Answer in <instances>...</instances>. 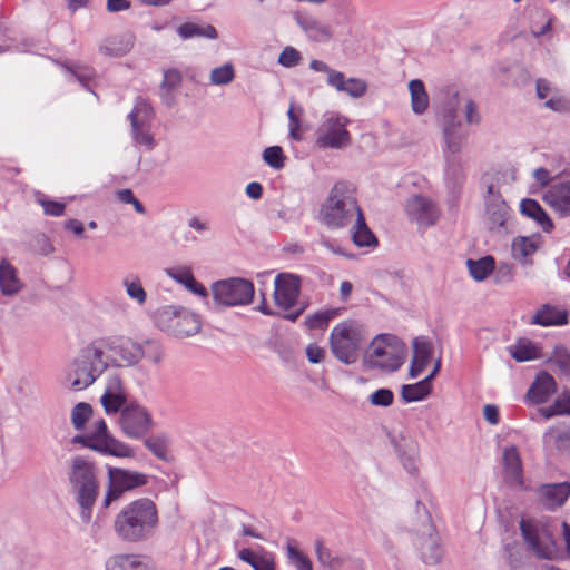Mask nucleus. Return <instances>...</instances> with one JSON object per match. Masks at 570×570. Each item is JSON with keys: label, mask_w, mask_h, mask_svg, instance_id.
<instances>
[{"label": "nucleus", "mask_w": 570, "mask_h": 570, "mask_svg": "<svg viewBox=\"0 0 570 570\" xmlns=\"http://www.w3.org/2000/svg\"><path fill=\"white\" fill-rule=\"evenodd\" d=\"M158 525V509L149 498H139L127 503L112 521L116 537L121 542L130 544L149 541L155 535Z\"/></svg>", "instance_id": "obj_1"}, {"label": "nucleus", "mask_w": 570, "mask_h": 570, "mask_svg": "<svg viewBox=\"0 0 570 570\" xmlns=\"http://www.w3.org/2000/svg\"><path fill=\"white\" fill-rule=\"evenodd\" d=\"M97 342L102 351L107 350L114 355L119 366H135L144 358L158 365L164 358L163 347L156 340L137 342L130 337L116 336Z\"/></svg>", "instance_id": "obj_2"}, {"label": "nucleus", "mask_w": 570, "mask_h": 570, "mask_svg": "<svg viewBox=\"0 0 570 570\" xmlns=\"http://www.w3.org/2000/svg\"><path fill=\"white\" fill-rule=\"evenodd\" d=\"M358 212L354 188L346 181L336 183L331 189L326 202L320 210L321 222L331 229L342 228L351 224Z\"/></svg>", "instance_id": "obj_3"}, {"label": "nucleus", "mask_w": 570, "mask_h": 570, "mask_svg": "<svg viewBox=\"0 0 570 570\" xmlns=\"http://www.w3.org/2000/svg\"><path fill=\"white\" fill-rule=\"evenodd\" d=\"M69 483L79 504L82 521L89 522L92 507L99 493V483L94 463L83 456H75L71 460Z\"/></svg>", "instance_id": "obj_4"}, {"label": "nucleus", "mask_w": 570, "mask_h": 570, "mask_svg": "<svg viewBox=\"0 0 570 570\" xmlns=\"http://www.w3.org/2000/svg\"><path fill=\"white\" fill-rule=\"evenodd\" d=\"M102 356L104 351L97 341L81 348L67 373L69 387L82 391L94 384L108 366Z\"/></svg>", "instance_id": "obj_5"}, {"label": "nucleus", "mask_w": 570, "mask_h": 570, "mask_svg": "<svg viewBox=\"0 0 570 570\" xmlns=\"http://www.w3.org/2000/svg\"><path fill=\"white\" fill-rule=\"evenodd\" d=\"M154 322L160 331L178 338L194 336L202 330V321L197 314L175 305L157 308Z\"/></svg>", "instance_id": "obj_6"}, {"label": "nucleus", "mask_w": 570, "mask_h": 570, "mask_svg": "<svg viewBox=\"0 0 570 570\" xmlns=\"http://www.w3.org/2000/svg\"><path fill=\"white\" fill-rule=\"evenodd\" d=\"M363 342V330L354 321L338 323L330 334L331 351L345 365L356 363Z\"/></svg>", "instance_id": "obj_7"}, {"label": "nucleus", "mask_w": 570, "mask_h": 570, "mask_svg": "<svg viewBox=\"0 0 570 570\" xmlns=\"http://www.w3.org/2000/svg\"><path fill=\"white\" fill-rule=\"evenodd\" d=\"M403 346L395 336L379 334L364 353V364L383 372H395L403 364Z\"/></svg>", "instance_id": "obj_8"}, {"label": "nucleus", "mask_w": 570, "mask_h": 570, "mask_svg": "<svg viewBox=\"0 0 570 570\" xmlns=\"http://www.w3.org/2000/svg\"><path fill=\"white\" fill-rule=\"evenodd\" d=\"M348 119L335 112L323 115L315 130V146L320 149H344L351 144V134L346 129Z\"/></svg>", "instance_id": "obj_9"}, {"label": "nucleus", "mask_w": 570, "mask_h": 570, "mask_svg": "<svg viewBox=\"0 0 570 570\" xmlns=\"http://www.w3.org/2000/svg\"><path fill=\"white\" fill-rule=\"evenodd\" d=\"M212 293L216 306L247 305L254 297V284L245 278L232 277L215 282Z\"/></svg>", "instance_id": "obj_10"}, {"label": "nucleus", "mask_w": 570, "mask_h": 570, "mask_svg": "<svg viewBox=\"0 0 570 570\" xmlns=\"http://www.w3.org/2000/svg\"><path fill=\"white\" fill-rule=\"evenodd\" d=\"M148 483V475L124 468H108V485L102 507L108 508L112 502L121 499L127 492H132Z\"/></svg>", "instance_id": "obj_11"}, {"label": "nucleus", "mask_w": 570, "mask_h": 570, "mask_svg": "<svg viewBox=\"0 0 570 570\" xmlns=\"http://www.w3.org/2000/svg\"><path fill=\"white\" fill-rule=\"evenodd\" d=\"M118 424L126 436L140 439L150 431L153 419L145 406L131 401L120 411Z\"/></svg>", "instance_id": "obj_12"}, {"label": "nucleus", "mask_w": 570, "mask_h": 570, "mask_svg": "<svg viewBox=\"0 0 570 570\" xmlns=\"http://www.w3.org/2000/svg\"><path fill=\"white\" fill-rule=\"evenodd\" d=\"M153 118L154 109L144 99H138L128 115L134 142L145 146L147 150H153L156 145L154 136L150 132Z\"/></svg>", "instance_id": "obj_13"}, {"label": "nucleus", "mask_w": 570, "mask_h": 570, "mask_svg": "<svg viewBox=\"0 0 570 570\" xmlns=\"http://www.w3.org/2000/svg\"><path fill=\"white\" fill-rule=\"evenodd\" d=\"M459 104V94L455 92L442 110L444 142L446 146V151L452 156H456L465 142V134L461 129V121L456 114Z\"/></svg>", "instance_id": "obj_14"}, {"label": "nucleus", "mask_w": 570, "mask_h": 570, "mask_svg": "<svg viewBox=\"0 0 570 570\" xmlns=\"http://www.w3.org/2000/svg\"><path fill=\"white\" fill-rule=\"evenodd\" d=\"M405 212L409 218L420 226H433L440 217V209L429 197L422 195H412L405 204Z\"/></svg>", "instance_id": "obj_15"}, {"label": "nucleus", "mask_w": 570, "mask_h": 570, "mask_svg": "<svg viewBox=\"0 0 570 570\" xmlns=\"http://www.w3.org/2000/svg\"><path fill=\"white\" fill-rule=\"evenodd\" d=\"M301 288L299 277L293 274H278L274 282V301L283 309L292 308L298 298Z\"/></svg>", "instance_id": "obj_16"}, {"label": "nucleus", "mask_w": 570, "mask_h": 570, "mask_svg": "<svg viewBox=\"0 0 570 570\" xmlns=\"http://www.w3.org/2000/svg\"><path fill=\"white\" fill-rule=\"evenodd\" d=\"M296 24L313 42H327L333 38L332 27L306 11L293 12Z\"/></svg>", "instance_id": "obj_17"}, {"label": "nucleus", "mask_w": 570, "mask_h": 570, "mask_svg": "<svg viewBox=\"0 0 570 570\" xmlns=\"http://www.w3.org/2000/svg\"><path fill=\"white\" fill-rule=\"evenodd\" d=\"M484 203L489 228L502 227L508 219L509 207L502 199L499 188L492 183L487 185Z\"/></svg>", "instance_id": "obj_18"}, {"label": "nucleus", "mask_w": 570, "mask_h": 570, "mask_svg": "<svg viewBox=\"0 0 570 570\" xmlns=\"http://www.w3.org/2000/svg\"><path fill=\"white\" fill-rule=\"evenodd\" d=\"M543 202L560 217L570 216V179L553 183L542 196Z\"/></svg>", "instance_id": "obj_19"}, {"label": "nucleus", "mask_w": 570, "mask_h": 570, "mask_svg": "<svg viewBox=\"0 0 570 570\" xmlns=\"http://www.w3.org/2000/svg\"><path fill=\"white\" fill-rule=\"evenodd\" d=\"M540 503L550 511L562 507L570 497V482L546 483L537 489Z\"/></svg>", "instance_id": "obj_20"}, {"label": "nucleus", "mask_w": 570, "mask_h": 570, "mask_svg": "<svg viewBox=\"0 0 570 570\" xmlns=\"http://www.w3.org/2000/svg\"><path fill=\"white\" fill-rule=\"evenodd\" d=\"M421 560L429 566H436L443 558V548L440 535L433 524H430L428 531L421 535L420 543Z\"/></svg>", "instance_id": "obj_21"}, {"label": "nucleus", "mask_w": 570, "mask_h": 570, "mask_svg": "<svg viewBox=\"0 0 570 570\" xmlns=\"http://www.w3.org/2000/svg\"><path fill=\"white\" fill-rule=\"evenodd\" d=\"M504 481L514 488L523 487V469L518 449L512 445L505 448L502 455Z\"/></svg>", "instance_id": "obj_22"}, {"label": "nucleus", "mask_w": 570, "mask_h": 570, "mask_svg": "<svg viewBox=\"0 0 570 570\" xmlns=\"http://www.w3.org/2000/svg\"><path fill=\"white\" fill-rule=\"evenodd\" d=\"M397 458L404 470L411 476H417L420 473V446L414 440L402 439L395 443Z\"/></svg>", "instance_id": "obj_23"}, {"label": "nucleus", "mask_w": 570, "mask_h": 570, "mask_svg": "<svg viewBox=\"0 0 570 570\" xmlns=\"http://www.w3.org/2000/svg\"><path fill=\"white\" fill-rule=\"evenodd\" d=\"M328 86L337 91L345 92L352 98H361L367 91V83L360 78H345L343 72H332V77L326 79Z\"/></svg>", "instance_id": "obj_24"}, {"label": "nucleus", "mask_w": 570, "mask_h": 570, "mask_svg": "<svg viewBox=\"0 0 570 570\" xmlns=\"http://www.w3.org/2000/svg\"><path fill=\"white\" fill-rule=\"evenodd\" d=\"M433 354V346L425 337H416L413 341V358L410 366V376L417 377L430 363Z\"/></svg>", "instance_id": "obj_25"}, {"label": "nucleus", "mask_w": 570, "mask_h": 570, "mask_svg": "<svg viewBox=\"0 0 570 570\" xmlns=\"http://www.w3.org/2000/svg\"><path fill=\"white\" fill-rule=\"evenodd\" d=\"M557 391V383L552 375L547 372H540L535 381L528 390V397L535 404L546 403Z\"/></svg>", "instance_id": "obj_26"}, {"label": "nucleus", "mask_w": 570, "mask_h": 570, "mask_svg": "<svg viewBox=\"0 0 570 570\" xmlns=\"http://www.w3.org/2000/svg\"><path fill=\"white\" fill-rule=\"evenodd\" d=\"M135 43V36L126 32L106 39L99 46V52L108 57H122L128 53Z\"/></svg>", "instance_id": "obj_27"}, {"label": "nucleus", "mask_w": 570, "mask_h": 570, "mask_svg": "<svg viewBox=\"0 0 570 570\" xmlns=\"http://www.w3.org/2000/svg\"><path fill=\"white\" fill-rule=\"evenodd\" d=\"M165 273L167 276H169L171 279L177 282L178 284H181L186 289L194 293L195 295L206 297L207 296V289L204 285H202L199 282H197L193 275V272L187 266H179V267H170L166 268Z\"/></svg>", "instance_id": "obj_28"}, {"label": "nucleus", "mask_w": 570, "mask_h": 570, "mask_svg": "<svg viewBox=\"0 0 570 570\" xmlns=\"http://www.w3.org/2000/svg\"><path fill=\"white\" fill-rule=\"evenodd\" d=\"M183 81L181 72L176 68L164 70V78L159 86V96L161 101L171 107L176 102L175 90H177Z\"/></svg>", "instance_id": "obj_29"}, {"label": "nucleus", "mask_w": 570, "mask_h": 570, "mask_svg": "<svg viewBox=\"0 0 570 570\" xmlns=\"http://www.w3.org/2000/svg\"><path fill=\"white\" fill-rule=\"evenodd\" d=\"M539 237L519 236L512 243V256L522 265H531V256L539 249Z\"/></svg>", "instance_id": "obj_30"}, {"label": "nucleus", "mask_w": 570, "mask_h": 570, "mask_svg": "<svg viewBox=\"0 0 570 570\" xmlns=\"http://www.w3.org/2000/svg\"><path fill=\"white\" fill-rule=\"evenodd\" d=\"M531 323L541 326L564 325L568 323V313L557 306L544 304L532 316Z\"/></svg>", "instance_id": "obj_31"}, {"label": "nucleus", "mask_w": 570, "mask_h": 570, "mask_svg": "<svg viewBox=\"0 0 570 570\" xmlns=\"http://www.w3.org/2000/svg\"><path fill=\"white\" fill-rule=\"evenodd\" d=\"M23 287L16 268L6 259L0 263V291L4 296H14Z\"/></svg>", "instance_id": "obj_32"}, {"label": "nucleus", "mask_w": 570, "mask_h": 570, "mask_svg": "<svg viewBox=\"0 0 570 570\" xmlns=\"http://www.w3.org/2000/svg\"><path fill=\"white\" fill-rule=\"evenodd\" d=\"M520 212L522 215L535 220L543 232L549 233L553 229L552 220L535 199H522L520 203Z\"/></svg>", "instance_id": "obj_33"}, {"label": "nucleus", "mask_w": 570, "mask_h": 570, "mask_svg": "<svg viewBox=\"0 0 570 570\" xmlns=\"http://www.w3.org/2000/svg\"><path fill=\"white\" fill-rule=\"evenodd\" d=\"M352 239L353 243L358 247H370L377 245V239L368 228L362 212H358V215L354 219V225L352 227Z\"/></svg>", "instance_id": "obj_34"}, {"label": "nucleus", "mask_w": 570, "mask_h": 570, "mask_svg": "<svg viewBox=\"0 0 570 570\" xmlns=\"http://www.w3.org/2000/svg\"><path fill=\"white\" fill-rule=\"evenodd\" d=\"M106 570H150V568L140 556L118 554L107 560Z\"/></svg>", "instance_id": "obj_35"}, {"label": "nucleus", "mask_w": 570, "mask_h": 570, "mask_svg": "<svg viewBox=\"0 0 570 570\" xmlns=\"http://www.w3.org/2000/svg\"><path fill=\"white\" fill-rule=\"evenodd\" d=\"M411 107L414 114L422 115L429 107V95L422 80L413 79L409 83Z\"/></svg>", "instance_id": "obj_36"}, {"label": "nucleus", "mask_w": 570, "mask_h": 570, "mask_svg": "<svg viewBox=\"0 0 570 570\" xmlns=\"http://www.w3.org/2000/svg\"><path fill=\"white\" fill-rule=\"evenodd\" d=\"M432 392V383L430 379H423L414 384H405L402 386L401 396L406 403L417 402L425 399Z\"/></svg>", "instance_id": "obj_37"}, {"label": "nucleus", "mask_w": 570, "mask_h": 570, "mask_svg": "<svg viewBox=\"0 0 570 570\" xmlns=\"http://www.w3.org/2000/svg\"><path fill=\"white\" fill-rule=\"evenodd\" d=\"M177 33L183 39L194 37L216 39L218 37L217 30L212 24H196L193 22H185L177 29Z\"/></svg>", "instance_id": "obj_38"}, {"label": "nucleus", "mask_w": 570, "mask_h": 570, "mask_svg": "<svg viewBox=\"0 0 570 570\" xmlns=\"http://www.w3.org/2000/svg\"><path fill=\"white\" fill-rule=\"evenodd\" d=\"M520 530L522 538L524 539L529 549L533 551L537 554V557L542 559L550 558V553L541 547L540 539L535 528L529 521L522 520L520 522Z\"/></svg>", "instance_id": "obj_39"}, {"label": "nucleus", "mask_w": 570, "mask_h": 570, "mask_svg": "<svg viewBox=\"0 0 570 570\" xmlns=\"http://www.w3.org/2000/svg\"><path fill=\"white\" fill-rule=\"evenodd\" d=\"M466 266L471 277L476 282L484 281L495 267V261L492 256H484L480 259H468Z\"/></svg>", "instance_id": "obj_40"}, {"label": "nucleus", "mask_w": 570, "mask_h": 570, "mask_svg": "<svg viewBox=\"0 0 570 570\" xmlns=\"http://www.w3.org/2000/svg\"><path fill=\"white\" fill-rule=\"evenodd\" d=\"M508 351L517 362H527L539 356L538 347L528 340H519L515 344L510 345Z\"/></svg>", "instance_id": "obj_41"}, {"label": "nucleus", "mask_w": 570, "mask_h": 570, "mask_svg": "<svg viewBox=\"0 0 570 570\" xmlns=\"http://www.w3.org/2000/svg\"><path fill=\"white\" fill-rule=\"evenodd\" d=\"M547 445H553L558 451L570 454V429H550L543 435Z\"/></svg>", "instance_id": "obj_42"}, {"label": "nucleus", "mask_w": 570, "mask_h": 570, "mask_svg": "<svg viewBox=\"0 0 570 570\" xmlns=\"http://www.w3.org/2000/svg\"><path fill=\"white\" fill-rule=\"evenodd\" d=\"M238 558L254 570H275V563L271 556H258L248 548L242 549L238 552Z\"/></svg>", "instance_id": "obj_43"}, {"label": "nucleus", "mask_w": 570, "mask_h": 570, "mask_svg": "<svg viewBox=\"0 0 570 570\" xmlns=\"http://www.w3.org/2000/svg\"><path fill=\"white\" fill-rule=\"evenodd\" d=\"M145 446L159 460L169 462L171 456L169 454V440L166 435H156L147 438L144 441Z\"/></svg>", "instance_id": "obj_44"}, {"label": "nucleus", "mask_w": 570, "mask_h": 570, "mask_svg": "<svg viewBox=\"0 0 570 570\" xmlns=\"http://www.w3.org/2000/svg\"><path fill=\"white\" fill-rule=\"evenodd\" d=\"M315 552L317 561L328 570H340L344 564V558L338 554H333L321 541L315 542Z\"/></svg>", "instance_id": "obj_45"}, {"label": "nucleus", "mask_w": 570, "mask_h": 570, "mask_svg": "<svg viewBox=\"0 0 570 570\" xmlns=\"http://www.w3.org/2000/svg\"><path fill=\"white\" fill-rule=\"evenodd\" d=\"M445 179L451 189H455L464 181L463 168L456 156H446Z\"/></svg>", "instance_id": "obj_46"}, {"label": "nucleus", "mask_w": 570, "mask_h": 570, "mask_svg": "<svg viewBox=\"0 0 570 570\" xmlns=\"http://www.w3.org/2000/svg\"><path fill=\"white\" fill-rule=\"evenodd\" d=\"M97 451L118 458H129L132 455L128 445L111 436L109 439H105V441H99Z\"/></svg>", "instance_id": "obj_47"}, {"label": "nucleus", "mask_w": 570, "mask_h": 570, "mask_svg": "<svg viewBox=\"0 0 570 570\" xmlns=\"http://www.w3.org/2000/svg\"><path fill=\"white\" fill-rule=\"evenodd\" d=\"M97 451L118 458H129L132 455L128 445L111 436L109 439H105V441H99Z\"/></svg>", "instance_id": "obj_48"}, {"label": "nucleus", "mask_w": 570, "mask_h": 570, "mask_svg": "<svg viewBox=\"0 0 570 570\" xmlns=\"http://www.w3.org/2000/svg\"><path fill=\"white\" fill-rule=\"evenodd\" d=\"M126 294L138 305H144L147 301V293L137 276L126 277L122 281Z\"/></svg>", "instance_id": "obj_49"}, {"label": "nucleus", "mask_w": 570, "mask_h": 570, "mask_svg": "<svg viewBox=\"0 0 570 570\" xmlns=\"http://www.w3.org/2000/svg\"><path fill=\"white\" fill-rule=\"evenodd\" d=\"M286 550L288 561L296 570H313L312 561L296 548L294 540H288Z\"/></svg>", "instance_id": "obj_50"}, {"label": "nucleus", "mask_w": 570, "mask_h": 570, "mask_svg": "<svg viewBox=\"0 0 570 570\" xmlns=\"http://www.w3.org/2000/svg\"><path fill=\"white\" fill-rule=\"evenodd\" d=\"M235 78V68L232 62H226L210 71L209 80L215 86H226Z\"/></svg>", "instance_id": "obj_51"}, {"label": "nucleus", "mask_w": 570, "mask_h": 570, "mask_svg": "<svg viewBox=\"0 0 570 570\" xmlns=\"http://www.w3.org/2000/svg\"><path fill=\"white\" fill-rule=\"evenodd\" d=\"M549 362L557 366L564 376H570V352L567 347L556 346Z\"/></svg>", "instance_id": "obj_52"}, {"label": "nucleus", "mask_w": 570, "mask_h": 570, "mask_svg": "<svg viewBox=\"0 0 570 570\" xmlns=\"http://www.w3.org/2000/svg\"><path fill=\"white\" fill-rule=\"evenodd\" d=\"M92 414V407L88 403L80 402L71 411V421L76 430H82Z\"/></svg>", "instance_id": "obj_53"}, {"label": "nucleus", "mask_w": 570, "mask_h": 570, "mask_svg": "<svg viewBox=\"0 0 570 570\" xmlns=\"http://www.w3.org/2000/svg\"><path fill=\"white\" fill-rule=\"evenodd\" d=\"M100 402L108 414L117 413L127 404V395L104 393Z\"/></svg>", "instance_id": "obj_54"}, {"label": "nucleus", "mask_w": 570, "mask_h": 570, "mask_svg": "<svg viewBox=\"0 0 570 570\" xmlns=\"http://www.w3.org/2000/svg\"><path fill=\"white\" fill-rule=\"evenodd\" d=\"M264 161L274 169H281L284 167L285 156L283 149L279 146L267 147L263 151Z\"/></svg>", "instance_id": "obj_55"}, {"label": "nucleus", "mask_w": 570, "mask_h": 570, "mask_svg": "<svg viewBox=\"0 0 570 570\" xmlns=\"http://www.w3.org/2000/svg\"><path fill=\"white\" fill-rule=\"evenodd\" d=\"M337 315L336 309H327L323 312H317L306 318V324L309 328H324L327 326L328 322Z\"/></svg>", "instance_id": "obj_56"}, {"label": "nucleus", "mask_w": 570, "mask_h": 570, "mask_svg": "<svg viewBox=\"0 0 570 570\" xmlns=\"http://www.w3.org/2000/svg\"><path fill=\"white\" fill-rule=\"evenodd\" d=\"M368 401L374 406L387 407L394 401V393L386 387H382L373 392L368 396Z\"/></svg>", "instance_id": "obj_57"}, {"label": "nucleus", "mask_w": 570, "mask_h": 570, "mask_svg": "<svg viewBox=\"0 0 570 570\" xmlns=\"http://www.w3.org/2000/svg\"><path fill=\"white\" fill-rule=\"evenodd\" d=\"M302 59L301 52L294 47H285L278 57V63L286 68L295 67Z\"/></svg>", "instance_id": "obj_58"}, {"label": "nucleus", "mask_w": 570, "mask_h": 570, "mask_svg": "<svg viewBox=\"0 0 570 570\" xmlns=\"http://www.w3.org/2000/svg\"><path fill=\"white\" fill-rule=\"evenodd\" d=\"M557 414H570V396H559L552 406L543 410L546 417H551Z\"/></svg>", "instance_id": "obj_59"}, {"label": "nucleus", "mask_w": 570, "mask_h": 570, "mask_svg": "<svg viewBox=\"0 0 570 570\" xmlns=\"http://www.w3.org/2000/svg\"><path fill=\"white\" fill-rule=\"evenodd\" d=\"M494 283L497 285H505L513 279V266L508 263L500 264L497 268L494 267Z\"/></svg>", "instance_id": "obj_60"}, {"label": "nucleus", "mask_w": 570, "mask_h": 570, "mask_svg": "<svg viewBox=\"0 0 570 570\" xmlns=\"http://www.w3.org/2000/svg\"><path fill=\"white\" fill-rule=\"evenodd\" d=\"M38 203L42 206L43 212L48 216L60 217L65 213L66 205L56 200H48L42 197L38 198Z\"/></svg>", "instance_id": "obj_61"}, {"label": "nucleus", "mask_w": 570, "mask_h": 570, "mask_svg": "<svg viewBox=\"0 0 570 570\" xmlns=\"http://www.w3.org/2000/svg\"><path fill=\"white\" fill-rule=\"evenodd\" d=\"M89 434L92 438L97 439L96 440L97 442L102 441V440L105 441V439L110 438L108 430H107V425L102 419L97 420L92 423Z\"/></svg>", "instance_id": "obj_62"}, {"label": "nucleus", "mask_w": 570, "mask_h": 570, "mask_svg": "<svg viewBox=\"0 0 570 570\" xmlns=\"http://www.w3.org/2000/svg\"><path fill=\"white\" fill-rule=\"evenodd\" d=\"M107 394L126 395V391L121 379L118 375H112L108 379L105 389Z\"/></svg>", "instance_id": "obj_63"}, {"label": "nucleus", "mask_w": 570, "mask_h": 570, "mask_svg": "<svg viewBox=\"0 0 570 570\" xmlns=\"http://www.w3.org/2000/svg\"><path fill=\"white\" fill-rule=\"evenodd\" d=\"M306 357L312 364H318L325 357V350L316 344H309L306 347Z\"/></svg>", "instance_id": "obj_64"}]
</instances>
